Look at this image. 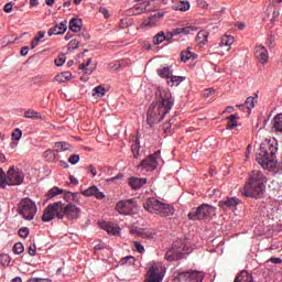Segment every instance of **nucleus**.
Returning <instances> with one entry per match:
<instances>
[{
    "label": "nucleus",
    "mask_w": 282,
    "mask_h": 282,
    "mask_svg": "<svg viewBox=\"0 0 282 282\" xmlns=\"http://www.w3.org/2000/svg\"><path fill=\"white\" fill-rule=\"evenodd\" d=\"M39 43H41V40L39 37H33L32 41H31V50H34Z\"/></svg>",
    "instance_id": "obj_60"
},
{
    "label": "nucleus",
    "mask_w": 282,
    "mask_h": 282,
    "mask_svg": "<svg viewBox=\"0 0 282 282\" xmlns=\"http://www.w3.org/2000/svg\"><path fill=\"white\" fill-rule=\"evenodd\" d=\"M228 123L226 126V129L228 131H232V129H236V127L239 126V123L237 122L239 120V115L234 113L229 117H227Z\"/></svg>",
    "instance_id": "obj_25"
},
{
    "label": "nucleus",
    "mask_w": 282,
    "mask_h": 282,
    "mask_svg": "<svg viewBox=\"0 0 282 282\" xmlns=\"http://www.w3.org/2000/svg\"><path fill=\"white\" fill-rule=\"evenodd\" d=\"M116 210L119 215H135L138 213V203L135 198L119 200L116 204Z\"/></svg>",
    "instance_id": "obj_8"
},
{
    "label": "nucleus",
    "mask_w": 282,
    "mask_h": 282,
    "mask_svg": "<svg viewBox=\"0 0 282 282\" xmlns=\"http://www.w3.org/2000/svg\"><path fill=\"white\" fill-rule=\"evenodd\" d=\"M191 50L192 47H187L186 51L181 52V61L182 63H188V61H195L197 58V54L193 53Z\"/></svg>",
    "instance_id": "obj_24"
},
{
    "label": "nucleus",
    "mask_w": 282,
    "mask_h": 282,
    "mask_svg": "<svg viewBox=\"0 0 282 282\" xmlns=\"http://www.w3.org/2000/svg\"><path fill=\"white\" fill-rule=\"evenodd\" d=\"M18 235L22 239H28V237L30 236V228H28V227L20 228L18 231Z\"/></svg>",
    "instance_id": "obj_47"
},
{
    "label": "nucleus",
    "mask_w": 282,
    "mask_h": 282,
    "mask_svg": "<svg viewBox=\"0 0 282 282\" xmlns=\"http://www.w3.org/2000/svg\"><path fill=\"white\" fill-rule=\"evenodd\" d=\"M65 55H61L57 58H55V65L56 67H63V65H65Z\"/></svg>",
    "instance_id": "obj_51"
},
{
    "label": "nucleus",
    "mask_w": 282,
    "mask_h": 282,
    "mask_svg": "<svg viewBox=\"0 0 282 282\" xmlns=\"http://www.w3.org/2000/svg\"><path fill=\"white\" fill-rule=\"evenodd\" d=\"M69 30H72V32H80V30H83V20L73 18L69 21Z\"/></svg>",
    "instance_id": "obj_27"
},
{
    "label": "nucleus",
    "mask_w": 282,
    "mask_h": 282,
    "mask_svg": "<svg viewBox=\"0 0 282 282\" xmlns=\"http://www.w3.org/2000/svg\"><path fill=\"white\" fill-rule=\"evenodd\" d=\"M272 126L275 131H280V133H282V113H279L273 118Z\"/></svg>",
    "instance_id": "obj_31"
},
{
    "label": "nucleus",
    "mask_w": 282,
    "mask_h": 282,
    "mask_svg": "<svg viewBox=\"0 0 282 282\" xmlns=\"http://www.w3.org/2000/svg\"><path fill=\"white\" fill-rule=\"evenodd\" d=\"M89 65H91V58H88L86 63L79 65V69L85 72V74H93V69H89Z\"/></svg>",
    "instance_id": "obj_43"
},
{
    "label": "nucleus",
    "mask_w": 282,
    "mask_h": 282,
    "mask_svg": "<svg viewBox=\"0 0 282 282\" xmlns=\"http://www.w3.org/2000/svg\"><path fill=\"white\" fill-rule=\"evenodd\" d=\"M99 13L102 14V17L106 19H109V17H110L109 10H107V8H105V7L99 8Z\"/></svg>",
    "instance_id": "obj_58"
},
{
    "label": "nucleus",
    "mask_w": 282,
    "mask_h": 282,
    "mask_svg": "<svg viewBox=\"0 0 282 282\" xmlns=\"http://www.w3.org/2000/svg\"><path fill=\"white\" fill-rule=\"evenodd\" d=\"M164 12L159 11L152 15L149 17L147 25L149 28H155V25H160V21H162V19H164Z\"/></svg>",
    "instance_id": "obj_21"
},
{
    "label": "nucleus",
    "mask_w": 282,
    "mask_h": 282,
    "mask_svg": "<svg viewBox=\"0 0 282 282\" xmlns=\"http://www.w3.org/2000/svg\"><path fill=\"white\" fill-rule=\"evenodd\" d=\"M87 171H88V173L91 174V177H96V175H98V171H96V166H94L91 164L88 165Z\"/></svg>",
    "instance_id": "obj_56"
},
{
    "label": "nucleus",
    "mask_w": 282,
    "mask_h": 282,
    "mask_svg": "<svg viewBox=\"0 0 282 282\" xmlns=\"http://www.w3.org/2000/svg\"><path fill=\"white\" fill-rule=\"evenodd\" d=\"M11 261H12V258L8 253L0 254V263L1 265H3V268H8Z\"/></svg>",
    "instance_id": "obj_41"
},
{
    "label": "nucleus",
    "mask_w": 282,
    "mask_h": 282,
    "mask_svg": "<svg viewBox=\"0 0 282 282\" xmlns=\"http://www.w3.org/2000/svg\"><path fill=\"white\" fill-rule=\"evenodd\" d=\"M193 252V248L186 245L185 239H178L172 243L170 250L165 252L166 261H182L186 254H191Z\"/></svg>",
    "instance_id": "obj_5"
},
{
    "label": "nucleus",
    "mask_w": 282,
    "mask_h": 282,
    "mask_svg": "<svg viewBox=\"0 0 282 282\" xmlns=\"http://www.w3.org/2000/svg\"><path fill=\"white\" fill-rule=\"evenodd\" d=\"M140 139H135L131 145V151H132V154H133V158L135 160H138V158H140Z\"/></svg>",
    "instance_id": "obj_33"
},
{
    "label": "nucleus",
    "mask_w": 282,
    "mask_h": 282,
    "mask_svg": "<svg viewBox=\"0 0 282 282\" xmlns=\"http://www.w3.org/2000/svg\"><path fill=\"white\" fill-rule=\"evenodd\" d=\"M128 184L132 191H140L147 184V178L130 177Z\"/></svg>",
    "instance_id": "obj_22"
},
{
    "label": "nucleus",
    "mask_w": 282,
    "mask_h": 282,
    "mask_svg": "<svg viewBox=\"0 0 282 282\" xmlns=\"http://www.w3.org/2000/svg\"><path fill=\"white\" fill-rule=\"evenodd\" d=\"M234 282H254V279L252 278L251 273H249L246 270H242L240 273L236 275Z\"/></svg>",
    "instance_id": "obj_23"
},
{
    "label": "nucleus",
    "mask_w": 282,
    "mask_h": 282,
    "mask_svg": "<svg viewBox=\"0 0 282 282\" xmlns=\"http://www.w3.org/2000/svg\"><path fill=\"white\" fill-rule=\"evenodd\" d=\"M181 279L185 282H204V273L197 270L183 271Z\"/></svg>",
    "instance_id": "obj_14"
},
{
    "label": "nucleus",
    "mask_w": 282,
    "mask_h": 282,
    "mask_svg": "<svg viewBox=\"0 0 282 282\" xmlns=\"http://www.w3.org/2000/svg\"><path fill=\"white\" fill-rule=\"evenodd\" d=\"M217 213V208L209 204H202L197 208L192 209L187 214L189 221H204L206 219H213Z\"/></svg>",
    "instance_id": "obj_6"
},
{
    "label": "nucleus",
    "mask_w": 282,
    "mask_h": 282,
    "mask_svg": "<svg viewBox=\"0 0 282 282\" xmlns=\"http://www.w3.org/2000/svg\"><path fill=\"white\" fill-rule=\"evenodd\" d=\"M4 12H7V14H10V12H12V3H7L4 6Z\"/></svg>",
    "instance_id": "obj_64"
},
{
    "label": "nucleus",
    "mask_w": 282,
    "mask_h": 282,
    "mask_svg": "<svg viewBox=\"0 0 282 282\" xmlns=\"http://www.w3.org/2000/svg\"><path fill=\"white\" fill-rule=\"evenodd\" d=\"M184 80H186V77L183 76H171L170 77V82H167L169 85H175L176 87L178 85H182V83H184Z\"/></svg>",
    "instance_id": "obj_37"
},
{
    "label": "nucleus",
    "mask_w": 282,
    "mask_h": 282,
    "mask_svg": "<svg viewBox=\"0 0 282 282\" xmlns=\"http://www.w3.org/2000/svg\"><path fill=\"white\" fill-rule=\"evenodd\" d=\"M63 193H65L64 189H61L58 187H53L47 193V199H52V198L56 197L57 195H63Z\"/></svg>",
    "instance_id": "obj_39"
},
{
    "label": "nucleus",
    "mask_w": 282,
    "mask_h": 282,
    "mask_svg": "<svg viewBox=\"0 0 282 282\" xmlns=\"http://www.w3.org/2000/svg\"><path fill=\"white\" fill-rule=\"evenodd\" d=\"M1 173L0 174V182H8V175L3 172V169H0Z\"/></svg>",
    "instance_id": "obj_63"
},
{
    "label": "nucleus",
    "mask_w": 282,
    "mask_h": 282,
    "mask_svg": "<svg viewBox=\"0 0 282 282\" xmlns=\"http://www.w3.org/2000/svg\"><path fill=\"white\" fill-rule=\"evenodd\" d=\"M218 206L221 210H226V208H237V206H239V198L227 197L225 200H219Z\"/></svg>",
    "instance_id": "obj_18"
},
{
    "label": "nucleus",
    "mask_w": 282,
    "mask_h": 282,
    "mask_svg": "<svg viewBox=\"0 0 282 282\" xmlns=\"http://www.w3.org/2000/svg\"><path fill=\"white\" fill-rule=\"evenodd\" d=\"M164 274H166V268L162 264H153L149 268L144 282H162L164 281Z\"/></svg>",
    "instance_id": "obj_10"
},
{
    "label": "nucleus",
    "mask_w": 282,
    "mask_h": 282,
    "mask_svg": "<svg viewBox=\"0 0 282 282\" xmlns=\"http://www.w3.org/2000/svg\"><path fill=\"white\" fill-rule=\"evenodd\" d=\"M57 35L64 34L67 32V20H64L57 25Z\"/></svg>",
    "instance_id": "obj_46"
},
{
    "label": "nucleus",
    "mask_w": 282,
    "mask_h": 282,
    "mask_svg": "<svg viewBox=\"0 0 282 282\" xmlns=\"http://www.w3.org/2000/svg\"><path fill=\"white\" fill-rule=\"evenodd\" d=\"M25 247L21 242H17L13 246V254H23Z\"/></svg>",
    "instance_id": "obj_45"
},
{
    "label": "nucleus",
    "mask_w": 282,
    "mask_h": 282,
    "mask_svg": "<svg viewBox=\"0 0 282 282\" xmlns=\"http://www.w3.org/2000/svg\"><path fill=\"white\" fill-rule=\"evenodd\" d=\"M166 41V34H164V31L159 32L154 37H153V44L154 45H161V43H164Z\"/></svg>",
    "instance_id": "obj_38"
},
{
    "label": "nucleus",
    "mask_w": 282,
    "mask_h": 282,
    "mask_svg": "<svg viewBox=\"0 0 282 282\" xmlns=\"http://www.w3.org/2000/svg\"><path fill=\"white\" fill-rule=\"evenodd\" d=\"M37 210L36 203L30 197L22 198L18 204V213L26 221H32L36 217Z\"/></svg>",
    "instance_id": "obj_7"
},
{
    "label": "nucleus",
    "mask_w": 282,
    "mask_h": 282,
    "mask_svg": "<svg viewBox=\"0 0 282 282\" xmlns=\"http://www.w3.org/2000/svg\"><path fill=\"white\" fill-rule=\"evenodd\" d=\"M24 118H29L31 120H45V117L41 115V112L29 109L24 112Z\"/></svg>",
    "instance_id": "obj_28"
},
{
    "label": "nucleus",
    "mask_w": 282,
    "mask_h": 282,
    "mask_svg": "<svg viewBox=\"0 0 282 282\" xmlns=\"http://www.w3.org/2000/svg\"><path fill=\"white\" fill-rule=\"evenodd\" d=\"M99 228H101L102 230H106V232H108V235H113V236L120 235V227H118L109 221L99 223Z\"/></svg>",
    "instance_id": "obj_19"
},
{
    "label": "nucleus",
    "mask_w": 282,
    "mask_h": 282,
    "mask_svg": "<svg viewBox=\"0 0 282 282\" xmlns=\"http://www.w3.org/2000/svg\"><path fill=\"white\" fill-rule=\"evenodd\" d=\"M56 153H63V151H70L72 145L65 141L55 142Z\"/></svg>",
    "instance_id": "obj_30"
},
{
    "label": "nucleus",
    "mask_w": 282,
    "mask_h": 282,
    "mask_svg": "<svg viewBox=\"0 0 282 282\" xmlns=\"http://www.w3.org/2000/svg\"><path fill=\"white\" fill-rule=\"evenodd\" d=\"M274 41H276V37L272 34L268 35L265 40V45L271 50V47L274 45Z\"/></svg>",
    "instance_id": "obj_48"
},
{
    "label": "nucleus",
    "mask_w": 282,
    "mask_h": 282,
    "mask_svg": "<svg viewBox=\"0 0 282 282\" xmlns=\"http://www.w3.org/2000/svg\"><path fill=\"white\" fill-rule=\"evenodd\" d=\"M78 219L80 217V207L69 203L63 207V202H61L59 212L57 214V219Z\"/></svg>",
    "instance_id": "obj_9"
},
{
    "label": "nucleus",
    "mask_w": 282,
    "mask_h": 282,
    "mask_svg": "<svg viewBox=\"0 0 282 282\" xmlns=\"http://www.w3.org/2000/svg\"><path fill=\"white\" fill-rule=\"evenodd\" d=\"M48 36H58V24H56L54 28L50 29L47 32Z\"/></svg>",
    "instance_id": "obj_55"
},
{
    "label": "nucleus",
    "mask_w": 282,
    "mask_h": 282,
    "mask_svg": "<svg viewBox=\"0 0 282 282\" xmlns=\"http://www.w3.org/2000/svg\"><path fill=\"white\" fill-rule=\"evenodd\" d=\"M158 75L160 78H171V66H164L158 69Z\"/></svg>",
    "instance_id": "obj_36"
},
{
    "label": "nucleus",
    "mask_w": 282,
    "mask_h": 282,
    "mask_svg": "<svg viewBox=\"0 0 282 282\" xmlns=\"http://www.w3.org/2000/svg\"><path fill=\"white\" fill-rule=\"evenodd\" d=\"M75 197H76V193L64 192L63 198L65 199V202H72V199H74Z\"/></svg>",
    "instance_id": "obj_52"
},
{
    "label": "nucleus",
    "mask_w": 282,
    "mask_h": 282,
    "mask_svg": "<svg viewBox=\"0 0 282 282\" xmlns=\"http://www.w3.org/2000/svg\"><path fill=\"white\" fill-rule=\"evenodd\" d=\"M213 94H215V89L207 88V89L203 90V98H210V96H213Z\"/></svg>",
    "instance_id": "obj_54"
},
{
    "label": "nucleus",
    "mask_w": 282,
    "mask_h": 282,
    "mask_svg": "<svg viewBox=\"0 0 282 282\" xmlns=\"http://www.w3.org/2000/svg\"><path fill=\"white\" fill-rule=\"evenodd\" d=\"M143 208L152 215H160V217H171L175 215V208L173 206L162 203L155 197L148 198L143 203Z\"/></svg>",
    "instance_id": "obj_4"
},
{
    "label": "nucleus",
    "mask_w": 282,
    "mask_h": 282,
    "mask_svg": "<svg viewBox=\"0 0 282 282\" xmlns=\"http://www.w3.org/2000/svg\"><path fill=\"white\" fill-rule=\"evenodd\" d=\"M172 9L178 12H188L191 10V2L181 1L178 4L173 6Z\"/></svg>",
    "instance_id": "obj_29"
},
{
    "label": "nucleus",
    "mask_w": 282,
    "mask_h": 282,
    "mask_svg": "<svg viewBox=\"0 0 282 282\" xmlns=\"http://www.w3.org/2000/svg\"><path fill=\"white\" fill-rule=\"evenodd\" d=\"M199 30V28L197 26H184V28H176L173 31L169 32L167 36H170V39H173V36H180V34H193L194 32H197Z\"/></svg>",
    "instance_id": "obj_16"
},
{
    "label": "nucleus",
    "mask_w": 282,
    "mask_h": 282,
    "mask_svg": "<svg viewBox=\"0 0 282 282\" xmlns=\"http://www.w3.org/2000/svg\"><path fill=\"white\" fill-rule=\"evenodd\" d=\"M72 78V73L70 72H63L61 74H57L55 76L56 83H65L67 80H70Z\"/></svg>",
    "instance_id": "obj_34"
},
{
    "label": "nucleus",
    "mask_w": 282,
    "mask_h": 282,
    "mask_svg": "<svg viewBox=\"0 0 282 282\" xmlns=\"http://www.w3.org/2000/svg\"><path fill=\"white\" fill-rule=\"evenodd\" d=\"M257 102L256 97H248L245 101V107H247V113H252V109H254V104Z\"/></svg>",
    "instance_id": "obj_32"
},
{
    "label": "nucleus",
    "mask_w": 282,
    "mask_h": 282,
    "mask_svg": "<svg viewBox=\"0 0 282 282\" xmlns=\"http://www.w3.org/2000/svg\"><path fill=\"white\" fill-rule=\"evenodd\" d=\"M120 265H135V257L127 256L119 261Z\"/></svg>",
    "instance_id": "obj_40"
},
{
    "label": "nucleus",
    "mask_w": 282,
    "mask_h": 282,
    "mask_svg": "<svg viewBox=\"0 0 282 282\" xmlns=\"http://www.w3.org/2000/svg\"><path fill=\"white\" fill-rule=\"evenodd\" d=\"M171 121H167L163 124V131L164 133H171Z\"/></svg>",
    "instance_id": "obj_61"
},
{
    "label": "nucleus",
    "mask_w": 282,
    "mask_h": 282,
    "mask_svg": "<svg viewBox=\"0 0 282 282\" xmlns=\"http://www.w3.org/2000/svg\"><path fill=\"white\" fill-rule=\"evenodd\" d=\"M133 247H134V250L137 252H139L140 254H142V252H144V246H142V243L140 241H134Z\"/></svg>",
    "instance_id": "obj_50"
},
{
    "label": "nucleus",
    "mask_w": 282,
    "mask_h": 282,
    "mask_svg": "<svg viewBox=\"0 0 282 282\" xmlns=\"http://www.w3.org/2000/svg\"><path fill=\"white\" fill-rule=\"evenodd\" d=\"M235 43V37L232 35H224L220 40V45L225 47H230Z\"/></svg>",
    "instance_id": "obj_35"
},
{
    "label": "nucleus",
    "mask_w": 282,
    "mask_h": 282,
    "mask_svg": "<svg viewBox=\"0 0 282 282\" xmlns=\"http://www.w3.org/2000/svg\"><path fill=\"white\" fill-rule=\"evenodd\" d=\"M28 52H30V47L23 46L20 54H21V56H28Z\"/></svg>",
    "instance_id": "obj_62"
},
{
    "label": "nucleus",
    "mask_w": 282,
    "mask_h": 282,
    "mask_svg": "<svg viewBox=\"0 0 282 282\" xmlns=\"http://www.w3.org/2000/svg\"><path fill=\"white\" fill-rule=\"evenodd\" d=\"M139 236L142 237V239H153L155 237V234L143 231L140 232Z\"/></svg>",
    "instance_id": "obj_53"
},
{
    "label": "nucleus",
    "mask_w": 282,
    "mask_h": 282,
    "mask_svg": "<svg viewBox=\"0 0 282 282\" xmlns=\"http://www.w3.org/2000/svg\"><path fill=\"white\" fill-rule=\"evenodd\" d=\"M158 158H160V151L150 154L138 165V171H155V169H158Z\"/></svg>",
    "instance_id": "obj_13"
},
{
    "label": "nucleus",
    "mask_w": 282,
    "mask_h": 282,
    "mask_svg": "<svg viewBox=\"0 0 282 282\" xmlns=\"http://www.w3.org/2000/svg\"><path fill=\"white\" fill-rule=\"evenodd\" d=\"M173 105H175V100L171 93H161L158 100L153 101L148 109L147 123L149 127L153 128L162 122L166 113H170L173 109Z\"/></svg>",
    "instance_id": "obj_1"
},
{
    "label": "nucleus",
    "mask_w": 282,
    "mask_h": 282,
    "mask_svg": "<svg viewBox=\"0 0 282 282\" xmlns=\"http://www.w3.org/2000/svg\"><path fill=\"white\" fill-rule=\"evenodd\" d=\"M29 254L30 257H36V245H30Z\"/></svg>",
    "instance_id": "obj_59"
},
{
    "label": "nucleus",
    "mask_w": 282,
    "mask_h": 282,
    "mask_svg": "<svg viewBox=\"0 0 282 282\" xmlns=\"http://www.w3.org/2000/svg\"><path fill=\"white\" fill-rule=\"evenodd\" d=\"M25 180L23 171L10 167L7 172V184L8 186H21Z\"/></svg>",
    "instance_id": "obj_11"
},
{
    "label": "nucleus",
    "mask_w": 282,
    "mask_h": 282,
    "mask_svg": "<svg viewBox=\"0 0 282 282\" xmlns=\"http://www.w3.org/2000/svg\"><path fill=\"white\" fill-rule=\"evenodd\" d=\"M254 56L261 65H267L268 61L270 59V53L263 45H258L254 47Z\"/></svg>",
    "instance_id": "obj_15"
},
{
    "label": "nucleus",
    "mask_w": 282,
    "mask_h": 282,
    "mask_svg": "<svg viewBox=\"0 0 282 282\" xmlns=\"http://www.w3.org/2000/svg\"><path fill=\"white\" fill-rule=\"evenodd\" d=\"M268 177L263 172L253 170L249 174L248 182L245 184V197H252L253 199H261L265 193V184Z\"/></svg>",
    "instance_id": "obj_3"
},
{
    "label": "nucleus",
    "mask_w": 282,
    "mask_h": 282,
    "mask_svg": "<svg viewBox=\"0 0 282 282\" xmlns=\"http://www.w3.org/2000/svg\"><path fill=\"white\" fill-rule=\"evenodd\" d=\"M196 43L199 47H204L208 43V33L206 31H199L196 35Z\"/></svg>",
    "instance_id": "obj_26"
},
{
    "label": "nucleus",
    "mask_w": 282,
    "mask_h": 282,
    "mask_svg": "<svg viewBox=\"0 0 282 282\" xmlns=\"http://www.w3.org/2000/svg\"><path fill=\"white\" fill-rule=\"evenodd\" d=\"M267 263H274L275 265H279L282 263V259L281 258H276V257H272L270 258Z\"/></svg>",
    "instance_id": "obj_57"
},
{
    "label": "nucleus",
    "mask_w": 282,
    "mask_h": 282,
    "mask_svg": "<svg viewBox=\"0 0 282 282\" xmlns=\"http://www.w3.org/2000/svg\"><path fill=\"white\" fill-rule=\"evenodd\" d=\"M58 213H61V200L48 204L42 215V221L47 224L56 217L58 218Z\"/></svg>",
    "instance_id": "obj_12"
},
{
    "label": "nucleus",
    "mask_w": 282,
    "mask_h": 282,
    "mask_svg": "<svg viewBox=\"0 0 282 282\" xmlns=\"http://www.w3.org/2000/svg\"><path fill=\"white\" fill-rule=\"evenodd\" d=\"M107 94V90L102 86H97L94 88V94L93 96H98V98H102Z\"/></svg>",
    "instance_id": "obj_44"
},
{
    "label": "nucleus",
    "mask_w": 282,
    "mask_h": 282,
    "mask_svg": "<svg viewBox=\"0 0 282 282\" xmlns=\"http://www.w3.org/2000/svg\"><path fill=\"white\" fill-rule=\"evenodd\" d=\"M68 162L69 164H78V162H80V155L78 154H72L69 158H68Z\"/></svg>",
    "instance_id": "obj_49"
},
{
    "label": "nucleus",
    "mask_w": 282,
    "mask_h": 282,
    "mask_svg": "<svg viewBox=\"0 0 282 282\" xmlns=\"http://www.w3.org/2000/svg\"><path fill=\"white\" fill-rule=\"evenodd\" d=\"M276 153H279V141L275 138H269L260 144L256 160L262 169H274L276 166Z\"/></svg>",
    "instance_id": "obj_2"
},
{
    "label": "nucleus",
    "mask_w": 282,
    "mask_h": 282,
    "mask_svg": "<svg viewBox=\"0 0 282 282\" xmlns=\"http://www.w3.org/2000/svg\"><path fill=\"white\" fill-rule=\"evenodd\" d=\"M89 39V33H79L78 35H76L75 39H73L69 43V50H78V47L80 46V43H83V41H88Z\"/></svg>",
    "instance_id": "obj_20"
},
{
    "label": "nucleus",
    "mask_w": 282,
    "mask_h": 282,
    "mask_svg": "<svg viewBox=\"0 0 282 282\" xmlns=\"http://www.w3.org/2000/svg\"><path fill=\"white\" fill-rule=\"evenodd\" d=\"M84 197H95L96 199H105V193L100 192L98 186L91 185L87 189L82 191Z\"/></svg>",
    "instance_id": "obj_17"
},
{
    "label": "nucleus",
    "mask_w": 282,
    "mask_h": 282,
    "mask_svg": "<svg viewBox=\"0 0 282 282\" xmlns=\"http://www.w3.org/2000/svg\"><path fill=\"white\" fill-rule=\"evenodd\" d=\"M23 137V131H21V129L17 128L13 130V132L11 133V140H13V142H19V140H21V138Z\"/></svg>",
    "instance_id": "obj_42"
}]
</instances>
